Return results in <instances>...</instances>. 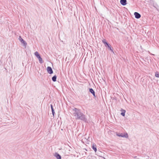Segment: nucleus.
Instances as JSON below:
<instances>
[{
	"label": "nucleus",
	"mask_w": 159,
	"mask_h": 159,
	"mask_svg": "<svg viewBox=\"0 0 159 159\" xmlns=\"http://www.w3.org/2000/svg\"><path fill=\"white\" fill-rule=\"evenodd\" d=\"M57 78V76L56 75H55L52 77V80L53 82H56V81Z\"/></svg>",
	"instance_id": "ddd939ff"
},
{
	"label": "nucleus",
	"mask_w": 159,
	"mask_h": 159,
	"mask_svg": "<svg viewBox=\"0 0 159 159\" xmlns=\"http://www.w3.org/2000/svg\"><path fill=\"white\" fill-rule=\"evenodd\" d=\"M54 156L57 159H61V156L57 152H55L54 154Z\"/></svg>",
	"instance_id": "423d86ee"
},
{
	"label": "nucleus",
	"mask_w": 159,
	"mask_h": 159,
	"mask_svg": "<svg viewBox=\"0 0 159 159\" xmlns=\"http://www.w3.org/2000/svg\"><path fill=\"white\" fill-rule=\"evenodd\" d=\"M153 6L155 8H156V9H157V10L158 11H159V7L156 3H153Z\"/></svg>",
	"instance_id": "f8f14e48"
},
{
	"label": "nucleus",
	"mask_w": 159,
	"mask_h": 159,
	"mask_svg": "<svg viewBox=\"0 0 159 159\" xmlns=\"http://www.w3.org/2000/svg\"><path fill=\"white\" fill-rule=\"evenodd\" d=\"M50 107H51V110H52V111H54L53 107V105L52 104H51L50 105Z\"/></svg>",
	"instance_id": "f3484780"
},
{
	"label": "nucleus",
	"mask_w": 159,
	"mask_h": 159,
	"mask_svg": "<svg viewBox=\"0 0 159 159\" xmlns=\"http://www.w3.org/2000/svg\"><path fill=\"white\" fill-rule=\"evenodd\" d=\"M73 110L74 111L73 115L75 117L76 119L81 120L85 122H87V119L85 116L81 112L80 109L75 108L73 109Z\"/></svg>",
	"instance_id": "f257e3e1"
},
{
	"label": "nucleus",
	"mask_w": 159,
	"mask_h": 159,
	"mask_svg": "<svg viewBox=\"0 0 159 159\" xmlns=\"http://www.w3.org/2000/svg\"><path fill=\"white\" fill-rule=\"evenodd\" d=\"M52 114L53 116V117H54V115H55V113L54 111H52Z\"/></svg>",
	"instance_id": "a211bd4d"
},
{
	"label": "nucleus",
	"mask_w": 159,
	"mask_h": 159,
	"mask_svg": "<svg viewBox=\"0 0 159 159\" xmlns=\"http://www.w3.org/2000/svg\"><path fill=\"white\" fill-rule=\"evenodd\" d=\"M120 111L121 112L120 113L121 115L123 116H125V113L126 112L125 110L123 109H121Z\"/></svg>",
	"instance_id": "9b49d317"
},
{
	"label": "nucleus",
	"mask_w": 159,
	"mask_h": 159,
	"mask_svg": "<svg viewBox=\"0 0 159 159\" xmlns=\"http://www.w3.org/2000/svg\"><path fill=\"white\" fill-rule=\"evenodd\" d=\"M102 41L104 44L105 47H107L111 51V52L114 54V52L113 51V48H111V45L106 41V40L105 39H103L102 40Z\"/></svg>",
	"instance_id": "f03ea898"
},
{
	"label": "nucleus",
	"mask_w": 159,
	"mask_h": 159,
	"mask_svg": "<svg viewBox=\"0 0 159 159\" xmlns=\"http://www.w3.org/2000/svg\"><path fill=\"white\" fill-rule=\"evenodd\" d=\"M39 59V62L41 64L43 62L42 58L41 57V56L38 58Z\"/></svg>",
	"instance_id": "2eb2a0df"
},
{
	"label": "nucleus",
	"mask_w": 159,
	"mask_h": 159,
	"mask_svg": "<svg viewBox=\"0 0 159 159\" xmlns=\"http://www.w3.org/2000/svg\"><path fill=\"white\" fill-rule=\"evenodd\" d=\"M134 15L135 18L136 19H139L141 16V15L137 12H135L134 13Z\"/></svg>",
	"instance_id": "6e6552de"
},
{
	"label": "nucleus",
	"mask_w": 159,
	"mask_h": 159,
	"mask_svg": "<svg viewBox=\"0 0 159 159\" xmlns=\"http://www.w3.org/2000/svg\"><path fill=\"white\" fill-rule=\"evenodd\" d=\"M116 135L119 137L123 138H128V135L127 133L125 134H123L122 133H117L116 134Z\"/></svg>",
	"instance_id": "7ed1b4c3"
},
{
	"label": "nucleus",
	"mask_w": 159,
	"mask_h": 159,
	"mask_svg": "<svg viewBox=\"0 0 159 159\" xmlns=\"http://www.w3.org/2000/svg\"><path fill=\"white\" fill-rule=\"evenodd\" d=\"M89 91L90 93H92L93 97L95 98L96 97V95L95 94V92L94 91V90H93V89L92 88H89Z\"/></svg>",
	"instance_id": "0eeeda50"
},
{
	"label": "nucleus",
	"mask_w": 159,
	"mask_h": 159,
	"mask_svg": "<svg viewBox=\"0 0 159 159\" xmlns=\"http://www.w3.org/2000/svg\"><path fill=\"white\" fill-rule=\"evenodd\" d=\"M34 55L37 58H39V57L40 56V54L37 51L34 52Z\"/></svg>",
	"instance_id": "4468645a"
},
{
	"label": "nucleus",
	"mask_w": 159,
	"mask_h": 159,
	"mask_svg": "<svg viewBox=\"0 0 159 159\" xmlns=\"http://www.w3.org/2000/svg\"><path fill=\"white\" fill-rule=\"evenodd\" d=\"M120 4L123 6H125L127 4L126 0H120Z\"/></svg>",
	"instance_id": "1a4fd4ad"
},
{
	"label": "nucleus",
	"mask_w": 159,
	"mask_h": 159,
	"mask_svg": "<svg viewBox=\"0 0 159 159\" xmlns=\"http://www.w3.org/2000/svg\"><path fill=\"white\" fill-rule=\"evenodd\" d=\"M155 76L157 78H159V73L158 72H156L155 73Z\"/></svg>",
	"instance_id": "dca6fc26"
},
{
	"label": "nucleus",
	"mask_w": 159,
	"mask_h": 159,
	"mask_svg": "<svg viewBox=\"0 0 159 159\" xmlns=\"http://www.w3.org/2000/svg\"><path fill=\"white\" fill-rule=\"evenodd\" d=\"M47 70L48 73L52 74L53 73V71L50 66H48L47 68Z\"/></svg>",
	"instance_id": "39448f33"
},
{
	"label": "nucleus",
	"mask_w": 159,
	"mask_h": 159,
	"mask_svg": "<svg viewBox=\"0 0 159 159\" xmlns=\"http://www.w3.org/2000/svg\"><path fill=\"white\" fill-rule=\"evenodd\" d=\"M92 148L95 152L97 151V146L95 143L93 144Z\"/></svg>",
	"instance_id": "9d476101"
},
{
	"label": "nucleus",
	"mask_w": 159,
	"mask_h": 159,
	"mask_svg": "<svg viewBox=\"0 0 159 159\" xmlns=\"http://www.w3.org/2000/svg\"><path fill=\"white\" fill-rule=\"evenodd\" d=\"M136 157H134V158H136Z\"/></svg>",
	"instance_id": "6ab92c4d"
},
{
	"label": "nucleus",
	"mask_w": 159,
	"mask_h": 159,
	"mask_svg": "<svg viewBox=\"0 0 159 159\" xmlns=\"http://www.w3.org/2000/svg\"><path fill=\"white\" fill-rule=\"evenodd\" d=\"M19 40L20 42L24 46L26 47L27 45L26 42L20 36H19Z\"/></svg>",
	"instance_id": "20e7f679"
}]
</instances>
